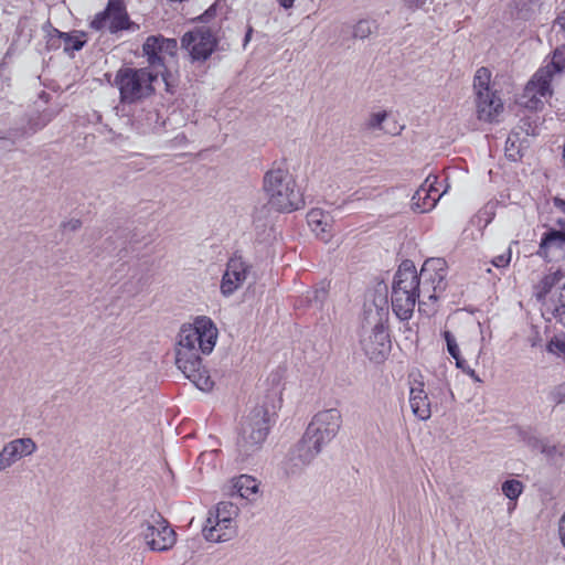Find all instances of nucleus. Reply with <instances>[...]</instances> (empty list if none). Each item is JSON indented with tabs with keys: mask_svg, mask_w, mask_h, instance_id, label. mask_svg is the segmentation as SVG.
Listing matches in <instances>:
<instances>
[{
	"mask_svg": "<svg viewBox=\"0 0 565 565\" xmlns=\"http://www.w3.org/2000/svg\"><path fill=\"white\" fill-rule=\"evenodd\" d=\"M218 331L214 322L205 317H196L191 324L181 327L175 349L178 369L199 390H212L213 382L207 371L202 367L200 354H210L217 340Z\"/></svg>",
	"mask_w": 565,
	"mask_h": 565,
	"instance_id": "obj_1",
	"label": "nucleus"
},
{
	"mask_svg": "<svg viewBox=\"0 0 565 565\" xmlns=\"http://www.w3.org/2000/svg\"><path fill=\"white\" fill-rule=\"evenodd\" d=\"M387 319L388 305L385 296L379 295L365 300L361 347L365 355L376 363L384 361L391 350V341L385 330Z\"/></svg>",
	"mask_w": 565,
	"mask_h": 565,
	"instance_id": "obj_2",
	"label": "nucleus"
},
{
	"mask_svg": "<svg viewBox=\"0 0 565 565\" xmlns=\"http://www.w3.org/2000/svg\"><path fill=\"white\" fill-rule=\"evenodd\" d=\"M268 204L279 212H292L305 205L303 196L288 169L275 167L264 177Z\"/></svg>",
	"mask_w": 565,
	"mask_h": 565,
	"instance_id": "obj_3",
	"label": "nucleus"
},
{
	"mask_svg": "<svg viewBox=\"0 0 565 565\" xmlns=\"http://www.w3.org/2000/svg\"><path fill=\"white\" fill-rule=\"evenodd\" d=\"M159 72L149 67H121L116 72L114 85L119 90V100L124 105L140 103L154 94V83Z\"/></svg>",
	"mask_w": 565,
	"mask_h": 565,
	"instance_id": "obj_4",
	"label": "nucleus"
},
{
	"mask_svg": "<svg viewBox=\"0 0 565 565\" xmlns=\"http://www.w3.org/2000/svg\"><path fill=\"white\" fill-rule=\"evenodd\" d=\"M420 278L411 260L398 267L393 281L392 307L401 320H408L419 298Z\"/></svg>",
	"mask_w": 565,
	"mask_h": 565,
	"instance_id": "obj_5",
	"label": "nucleus"
},
{
	"mask_svg": "<svg viewBox=\"0 0 565 565\" xmlns=\"http://www.w3.org/2000/svg\"><path fill=\"white\" fill-rule=\"evenodd\" d=\"M269 433V414L265 406H256L245 417L236 443L237 460L246 462L257 454Z\"/></svg>",
	"mask_w": 565,
	"mask_h": 565,
	"instance_id": "obj_6",
	"label": "nucleus"
},
{
	"mask_svg": "<svg viewBox=\"0 0 565 565\" xmlns=\"http://www.w3.org/2000/svg\"><path fill=\"white\" fill-rule=\"evenodd\" d=\"M554 51L552 61L541 67L526 84L524 98H527L525 106L536 109L542 99L552 95L551 83L553 78L565 70V43Z\"/></svg>",
	"mask_w": 565,
	"mask_h": 565,
	"instance_id": "obj_7",
	"label": "nucleus"
},
{
	"mask_svg": "<svg viewBox=\"0 0 565 565\" xmlns=\"http://www.w3.org/2000/svg\"><path fill=\"white\" fill-rule=\"evenodd\" d=\"M238 508L231 502H220L210 511L203 527V536L213 543L227 542L237 534Z\"/></svg>",
	"mask_w": 565,
	"mask_h": 565,
	"instance_id": "obj_8",
	"label": "nucleus"
},
{
	"mask_svg": "<svg viewBox=\"0 0 565 565\" xmlns=\"http://www.w3.org/2000/svg\"><path fill=\"white\" fill-rule=\"evenodd\" d=\"M140 535L152 552H167L177 543V533L161 515H151L140 525Z\"/></svg>",
	"mask_w": 565,
	"mask_h": 565,
	"instance_id": "obj_9",
	"label": "nucleus"
},
{
	"mask_svg": "<svg viewBox=\"0 0 565 565\" xmlns=\"http://www.w3.org/2000/svg\"><path fill=\"white\" fill-rule=\"evenodd\" d=\"M342 425V415L337 408L318 412L307 427L305 435L307 441L317 446H327L339 433Z\"/></svg>",
	"mask_w": 565,
	"mask_h": 565,
	"instance_id": "obj_10",
	"label": "nucleus"
},
{
	"mask_svg": "<svg viewBox=\"0 0 565 565\" xmlns=\"http://www.w3.org/2000/svg\"><path fill=\"white\" fill-rule=\"evenodd\" d=\"M181 46L193 60H206L216 46L215 29L202 25L186 32L182 36Z\"/></svg>",
	"mask_w": 565,
	"mask_h": 565,
	"instance_id": "obj_11",
	"label": "nucleus"
},
{
	"mask_svg": "<svg viewBox=\"0 0 565 565\" xmlns=\"http://www.w3.org/2000/svg\"><path fill=\"white\" fill-rule=\"evenodd\" d=\"M178 43L161 35L149 36L142 45L143 55L151 71L162 75L166 63L175 55Z\"/></svg>",
	"mask_w": 565,
	"mask_h": 565,
	"instance_id": "obj_12",
	"label": "nucleus"
},
{
	"mask_svg": "<svg viewBox=\"0 0 565 565\" xmlns=\"http://www.w3.org/2000/svg\"><path fill=\"white\" fill-rule=\"evenodd\" d=\"M447 268L443 258L427 259L418 276L424 281L423 294L427 292L429 300H437L447 287Z\"/></svg>",
	"mask_w": 565,
	"mask_h": 565,
	"instance_id": "obj_13",
	"label": "nucleus"
},
{
	"mask_svg": "<svg viewBox=\"0 0 565 565\" xmlns=\"http://www.w3.org/2000/svg\"><path fill=\"white\" fill-rule=\"evenodd\" d=\"M252 270L249 263L244 260L241 256H233L226 263L223 273L220 291L223 297L233 296L246 282Z\"/></svg>",
	"mask_w": 565,
	"mask_h": 565,
	"instance_id": "obj_14",
	"label": "nucleus"
},
{
	"mask_svg": "<svg viewBox=\"0 0 565 565\" xmlns=\"http://www.w3.org/2000/svg\"><path fill=\"white\" fill-rule=\"evenodd\" d=\"M96 31L116 33L130 28V22L120 0H109L104 12L98 13L90 22Z\"/></svg>",
	"mask_w": 565,
	"mask_h": 565,
	"instance_id": "obj_15",
	"label": "nucleus"
},
{
	"mask_svg": "<svg viewBox=\"0 0 565 565\" xmlns=\"http://www.w3.org/2000/svg\"><path fill=\"white\" fill-rule=\"evenodd\" d=\"M438 177L429 174L412 198L413 209L425 213L435 207L439 199L447 192V188L440 192L437 186Z\"/></svg>",
	"mask_w": 565,
	"mask_h": 565,
	"instance_id": "obj_16",
	"label": "nucleus"
},
{
	"mask_svg": "<svg viewBox=\"0 0 565 565\" xmlns=\"http://www.w3.org/2000/svg\"><path fill=\"white\" fill-rule=\"evenodd\" d=\"M536 255L546 262L565 258V233L556 230L544 233Z\"/></svg>",
	"mask_w": 565,
	"mask_h": 565,
	"instance_id": "obj_17",
	"label": "nucleus"
},
{
	"mask_svg": "<svg viewBox=\"0 0 565 565\" xmlns=\"http://www.w3.org/2000/svg\"><path fill=\"white\" fill-rule=\"evenodd\" d=\"M477 116L483 121H494L503 110V103L495 92H483L476 95Z\"/></svg>",
	"mask_w": 565,
	"mask_h": 565,
	"instance_id": "obj_18",
	"label": "nucleus"
},
{
	"mask_svg": "<svg viewBox=\"0 0 565 565\" xmlns=\"http://www.w3.org/2000/svg\"><path fill=\"white\" fill-rule=\"evenodd\" d=\"M409 406L419 420H427L431 416L430 401L424 390V383L414 381L409 390Z\"/></svg>",
	"mask_w": 565,
	"mask_h": 565,
	"instance_id": "obj_19",
	"label": "nucleus"
},
{
	"mask_svg": "<svg viewBox=\"0 0 565 565\" xmlns=\"http://www.w3.org/2000/svg\"><path fill=\"white\" fill-rule=\"evenodd\" d=\"M2 448L13 466L22 458L32 456L38 450V445L31 437H22L8 441Z\"/></svg>",
	"mask_w": 565,
	"mask_h": 565,
	"instance_id": "obj_20",
	"label": "nucleus"
},
{
	"mask_svg": "<svg viewBox=\"0 0 565 565\" xmlns=\"http://www.w3.org/2000/svg\"><path fill=\"white\" fill-rule=\"evenodd\" d=\"M307 222L311 231L321 239L328 241L331 236L333 218L321 209H312L307 214Z\"/></svg>",
	"mask_w": 565,
	"mask_h": 565,
	"instance_id": "obj_21",
	"label": "nucleus"
},
{
	"mask_svg": "<svg viewBox=\"0 0 565 565\" xmlns=\"http://www.w3.org/2000/svg\"><path fill=\"white\" fill-rule=\"evenodd\" d=\"M322 448V446H317L311 440L307 441V436L303 435L302 439L292 450L290 460L295 467H303L309 465L320 454Z\"/></svg>",
	"mask_w": 565,
	"mask_h": 565,
	"instance_id": "obj_22",
	"label": "nucleus"
},
{
	"mask_svg": "<svg viewBox=\"0 0 565 565\" xmlns=\"http://www.w3.org/2000/svg\"><path fill=\"white\" fill-rule=\"evenodd\" d=\"M234 488L239 497L254 502L259 492V482L252 476L241 475L234 480Z\"/></svg>",
	"mask_w": 565,
	"mask_h": 565,
	"instance_id": "obj_23",
	"label": "nucleus"
},
{
	"mask_svg": "<svg viewBox=\"0 0 565 565\" xmlns=\"http://www.w3.org/2000/svg\"><path fill=\"white\" fill-rule=\"evenodd\" d=\"M159 119L160 117L158 111L156 109H149L146 114L141 113L134 115L132 125L139 132L147 134L157 129L159 126Z\"/></svg>",
	"mask_w": 565,
	"mask_h": 565,
	"instance_id": "obj_24",
	"label": "nucleus"
},
{
	"mask_svg": "<svg viewBox=\"0 0 565 565\" xmlns=\"http://www.w3.org/2000/svg\"><path fill=\"white\" fill-rule=\"evenodd\" d=\"M529 446H531L535 450H540L547 458L552 460H556L562 457L564 454V446L559 444H551L548 440L540 439L536 437H530L527 439Z\"/></svg>",
	"mask_w": 565,
	"mask_h": 565,
	"instance_id": "obj_25",
	"label": "nucleus"
},
{
	"mask_svg": "<svg viewBox=\"0 0 565 565\" xmlns=\"http://www.w3.org/2000/svg\"><path fill=\"white\" fill-rule=\"evenodd\" d=\"M565 277L561 269L550 271L546 274L536 285L535 295L539 299L545 298V296L552 290Z\"/></svg>",
	"mask_w": 565,
	"mask_h": 565,
	"instance_id": "obj_26",
	"label": "nucleus"
},
{
	"mask_svg": "<svg viewBox=\"0 0 565 565\" xmlns=\"http://www.w3.org/2000/svg\"><path fill=\"white\" fill-rule=\"evenodd\" d=\"M42 127H43V125L40 127H35V128L31 127L30 129H26V128L10 129L6 135H0V148H6L8 146H12L15 142H18L19 140L30 137L31 135L36 132Z\"/></svg>",
	"mask_w": 565,
	"mask_h": 565,
	"instance_id": "obj_27",
	"label": "nucleus"
},
{
	"mask_svg": "<svg viewBox=\"0 0 565 565\" xmlns=\"http://www.w3.org/2000/svg\"><path fill=\"white\" fill-rule=\"evenodd\" d=\"M53 33L63 41L65 52L79 51L86 42L83 33H64L58 30H54Z\"/></svg>",
	"mask_w": 565,
	"mask_h": 565,
	"instance_id": "obj_28",
	"label": "nucleus"
},
{
	"mask_svg": "<svg viewBox=\"0 0 565 565\" xmlns=\"http://www.w3.org/2000/svg\"><path fill=\"white\" fill-rule=\"evenodd\" d=\"M443 337L446 341L448 353L456 361V366L462 371H463V369H467L468 365H467L466 361L460 355V350H459V347H458L455 335L449 330H445L443 332Z\"/></svg>",
	"mask_w": 565,
	"mask_h": 565,
	"instance_id": "obj_29",
	"label": "nucleus"
},
{
	"mask_svg": "<svg viewBox=\"0 0 565 565\" xmlns=\"http://www.w3.org/2000/svg\"><path fill=\"white\" fill-rule=\"evenodd\" d=\"M490 78H491V73L486 67H480L476 72L475 79H473V89H475L476 95H478L479 93L492 90L490 88Z\"/></svg>",
	"mask_w": 565,
	"mask_h": 565,
	"instance_id": "obj_30",
	"label": "nucleus"
},
{
	"mask_svg": "<svg viewBox=\"0 0 565 565\" xmlns=\"http://www.w3.org/2000/svg\"><path fill=\"white\" fill-rule=\"evenodd\" d=\"M375 29L376 24L374 21L363 19L354 24L352 34L355 39L364 40L369 38Z\"/></svg>",
	"mask_w": 565,
	"mask_h": 565,
	"instance_id": "obj_31",
	"label": "nucleus"
},
{
	"mask_svg": "<svg viewBox=\"0 0 565 565\" xmlns=\"http://www.w3.org/2000/svg\"><path fill=\"white\" fill-rule=\"evenodd\" d=\"M546 351L565 360V333L556 334L546 344Z\"/></svg>",
	"mask_w": 565,
	"mask_h": 565,
	"instance_id": "obj_32",
	"label": "nucleus"
},
{
	"mask_svg": "<svg viewBox=\"0 0 565 565\" xmlns=\"http://www.w3.org/2000/svg\"><path fill=\"white\" fill-rule=\"evenodd\" d=\"M502 492L503 494L510 499V500H515L520 497V494L522 493L523 491V484L521 481L516 480V479H510V480H507L502 483Z\"/></svg>",
	"mask_w": 565,
	"mask_h": 565,
	"instance_id": "obj_33",
	"label": "nucleus"
},
{
	"mask_svg": "<svg viewBox=\"0 0 565 565\" xmlns=\"http://www.w3.org/2000/svg\"><path fill=\"white\" fill-rule=\"evenodd\" d=\"M552 33L557 42L565 43V9L558 13L557 18L553 22Z\"/></svg>",
	"mask_w": 565,
	"mask_h": 565,
	"instance_id": "obj_34",
	"label": "nucleus"
},
{
	"mask_svg": "<svg viewBox=\"0 0 565 565\" xmlns=\"http://www.w3.org/2000/svg\"><path fill=\"white\" fill-rule=\"evenodd\" d=\"M518 140V136L512 134L508 137L505 142V156L512 161H516L521 158L520 148L516 146Z\"/></svg>",
	"mask_w": 565,
	"mask_h": 565,
	"instance_id": "obj_35",
	"label": "nucleus"
},
{
	"mask_svg": "<svg viewBox=\"0 0 565 565\" xmlns=\"http://www.w3.org/2000/svg\"><path fill=\"white\" fill-rule=\"evenodd\" d=\"M387 113L386 111H379L373 113L370 115L367 120L369 128L372 129H382V124L386 119Z\"/></svg>",
	"mask_w": 565,
	"mask_h": 565,
	"instance_id": "obj_36",
	"label": "nucleus"
},
{
	"mask_svg": "<svg viewBox=\"0 0 565 565\" xmlns=\"http://www.w3.org/2000/svg\"><path fill=\"white\" fill-rule=\"evenodd\" d=\"M511 257H512L511 248H508V250L505 253L495 256L492 260V264L498 268L507 267L511 262Z\"/></svg>",
	"mask_w": 565,
	"mask_h": 565,
	"instance_id": "obj_37",
	"label": "nucleus"
},
{
	"mask_svg": "<svg viewBox=\"0 0 565 565\" xmlns=\"http://www.w3.org/2000/svg\"><path fill=\"white\" fill-rule=\"evenodd\" d=\"M328 290L324 286L317 288L312 291V297H310V301L315 302L319 308L322 307L323 301L327 298Z\"/></svg>",
	"mask_w": 565,
	"mask_h": 565,
	"instance_id": "obj_38",
	"label": "nucleus"
},
{
	"mask_svg": "<svg viewBox=\"0 0 565 565\" xmlns=\"http://www.w3.org/2000/svg\"><path fill=\"white\" fill-rule=\"evenodd\" d=\"M466 328L468 330V332L475 337H478L480 338V341H483V335H482V330H481V323L480 322H476L473 320H470L467 322L466 324Z\"/></svg>",
	"mask_w": 565,
	"mask_h": 565,
	"instance_id": "obj_39",
	"label": "nucleus"
},
{
	"mask_svg": "<svg viewBox=\"0 0 565 565\" xmlns=\"http://www.w3.org/2000/svg\"><path fill=\"white\" fill-rule=\"evenodd\" d=\"M82 226V222L77 218H72L65 223H63V227L67 231L75 232Z\"/></svg>",
	"mask_w": 565,
	"mask_h": 565,
	"instance_id": "obj_40",
	"label": "nucleus"
},
{
	"mask_svg": "<svg viewBox=\"0 0 565 565\" xmlns=\"http://www.w3.org/2000/svg\"><path fill=\"white\" fill-rule=\"evenodd\" d=\"M11 467H12V465L10 463V461H9L7 455H6V451L2 448L0 450V472L4 471V470H7V469H9Z\"/></svg>",
	"mask_w": 565,
	"mask_h": 565,
	"instance_id": "obj_41",
	"label": "nucleus"
},
{
	"mask_svg": "<svg viewBox=\"0 0 565 565\" xmlns=\"http://www.w3.org/2000/svg\"><path fill=\"white\" fill-rule=\"evenodd\" d=\"M463 372L469 375L473 381L476 382H480L481 380L479 379V376L477 375V373L475 372L473 369H471L470 366H467V369H463Z\"/></svg>",
	"mask_w": 565,
	"mask_h": 565,
	"instance_id": "obj_42",
	"label": "nucleus"
},
{
	"mask_svg": "<svg viewBox=\"0 0 565 565\" xmlns=\"http://www.w3.org/2000/svg\"><path fill=\"white\" fill-rule=\"evenodd\" d=\"M284 8L288 9L294 6L295 0H277Z\"/></svg>",
	"mask_w": 565,
	"mask_h": 565,
	"instance_id": "obj_43",
	"label": "nucleus"
},
{
	"mask_svg": "<svg viewBox=\"0 0 565 565\" xmlns=\"http://www.w3.org/2000/svg\"><path fill=\"white\" fill-rule=\"evenodd\" d=\"M407 2H409L411 4H416L418 6L419 3H422L424 0H406Z\"/></svg>",
	"mask_w": 565,
	"mask_h": 565,
	"instance_id": "obj_44",
	"label": "nucleus"
},
{
	"mask_svg": "<svg viewBox=\"0 0 565 565\" xmlns=\"http://www.w3.org/2000/svg\"><path fill=\"white\" fill-rule=\"evenodd\" d=\"M482 353V347L479 348L478 352H477V358H479Z\"/></svg>",
	"mask_w": 565,
	"mask_h": 565,
	"instance_id": "obj_45",
	"label": "nucleus"
},
{
	"mask_svg": "<svg viewBox=\"0 0 565 565\" xmlns=\"http://www.w3.org/2000/svg\"><path fill=\"white\" fill-rule=\"evenodd\" d=\"M520 1H521V0H514V2H515V4H516V6H519V2H520Z\"/></svg>",
	"mask_w": 565,
	"mask_h": 565,
	"instance_id": "obj_46",
	"label": "nucleus"
}]
</instances>
